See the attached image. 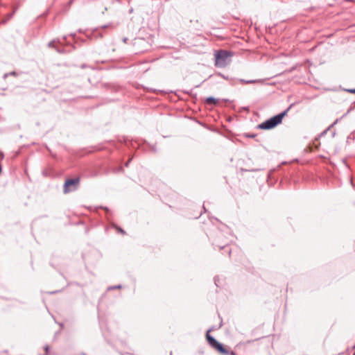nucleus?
<instances>
[{
	"label": "nucleus",
	"instance_id": "nucleus-1",
	"mask_svg": "<svg viewBox=\"0 0 355 355\" xmlns=\"http://www.w3.org/2000/svg\"><path fill=\"white\" fill-rule=\"evenodd\" d=\"M288 110L272 116V118L259 124V128L263 130H269L275 128L276 125L282 123V119L284 116L286 114Z\"/></svg>",
	"mask_w": 355,
	"mask_h": 355
},
{
	"label": "nucleus",
	"instance_id": "nucleus-2",
	"mask_svg": "<svg viewBox=\"0 0 355 355\" xmlns=\"http://www.w3.org/2000/svg\"><path fill=\"white\" fill-rule=\"evenodd\" d=\"M232 55L230 52L220 50L215 55V64L219 67H225L230 62L229 58Z\"/></svg>",
	"mask_w": 355,
	"mask_h": 355
},
{
	"label": "nucleus",
	"instance_id": "nucleus-3",
	"mask_svg": "<svg viewBox=\"0 0 355 355\" xmlns=\"http://www.w3.org/2000/svg\"><path fill=\"white\" fill-rule=\"evenodd\" d=\"M79 182L80 179L78 178L67 179L64 184V193H67L72 191H75L79 184Z\"/></svg>",
	"mask_w": 355,
	"mask_h": 355
},
{
	"label": "nucleus",
	"instance_id": "nucleus-4",
	"mask_svg": "<svg viewBox=\"0 0 355 355\" xmlns=\"http://www.w3.org/2000/svg\"><path fill=\"white\" fill-rule=\"evenodd\" d=\"M209 331L210 330L207 332L206 338L209 344L214 347L218 342L209 334Z\"/></svg>",
	"mask_w": 355,
	"mask_h": 355
},
{
	"label": "nucleus",
	"instance_id": "nucleus-5",
	"mask_svg": "<svg viewBox=\"0 0 355 355\" xmlns=\"http://www.w3.org/2000/svg\"><path fill=\"white\" fill-rule=\"evenodd\" d=\"M214 347L223 354H228V352L223 347V345L220 343H218Z\"/></svg>",
	"mask_w": 355,
	"mask_h": 355
},
{
	"label": "nucleus",
	"instance_id": "nucleus-6",
	"mask_svg": "<svg viewBox=\"0 0 355 355\" xmlns=\"http://www.w3.org/2000/svg\"><path fill=\"white\" fill-rule=\"evenodd\" d=\"M218 100L215 98H214V97H208V98H206V103L207 104H214V105H216V104L218 103Z\"/></svg>",
	"mask_w": 355,
	"mask_h": 355
},
{
	"label": "nucleus",
	"instance_id": "nucleus-7",
	"mask_svg": "<svg viewBox=\"0 0 355 355\" xmlns=\"http://www.w3.org/2000/svg\"><path fill=\"white\" fill-rule=\"evenodd\" d=\"M239 82L242 83H245V84H252V83H255L257 82V80H245L243 79H240L239 80Z\"/></svg>",
	"mask_w": 355,
	"mask_h": 355
},
{
	"label": "nucleus",
	"instance_id": "nucleus-8",
	"mask_svg": "<svg viewBox=\"0 0 355 355\" xmlns=\"http://www.w3.org/2000/svg\"><path fill=\"white\" fill-rule=\"evenodd\" d=\"M49 47H53L54 46V41H51L49 43Z\"/></svg>",
	"mask_w": 355,
	"mask_h": 355
},
{
	"label": "nucleus",
	"instance_id": "nucleus-9",
	"mask_svg": "<svg viewBox=\"0 0 355 355\" xmlns=\"http://www.w3.org/2000/svg\"><path fill=\"white\" fill-rule=\"evenodd\" d=\"M121 287V285H118L116 286L110 287L109 289L120 288Z\"/></svg>",
	"mask_w": 355,
	"mask_h": 355
},
{
	"label": "nucleus",
	"instance_id": "nucleus-10",
	"mask_svg": "<svg viewBox=\"0 0 355 355\" xmlns=\"http://www.w3.org/2000/svg\"><path fill=\"white\" fill-rule=\"evenodd\" d=\"M348 92H349L350 93H352V94H355V89H349Z\"/></svg>",
	"mask_w": 355,
	"mask_h": 355
},
{
	"label": "nucleus",
	"instance_id": "nucleus-11",
	"mask_svg": "<svg viewBox=\"0 0 355 355\" xmlns=\"http://www.w3.org/2000/svg\"><path fill=\"white\" fill-rule=\"evenodd\" d=\"M48 350H49V346H46V347H45V351L47 352H48Z\"/></svg>",
	"mask_w": 355,
	"mask_h": 355
},
{
	"label": "nucleus",
	"instance_id": "nucleus-12",
	"mask_svg": "<svg viewBox=\"0 0 355 355\" xmlns=\"http://www.w3.org/2000/svg\"><path fill=\"white\" fill-rule=\"evenodd\" d=\"M338 121V119H336V121L334 123V124L332 125H334V124L337 123Z\"/></svg>",
	"mask_w": 355,
	"mask_h": 355
},
{
	"label": "nucleus",
	"instance_id": "nucleus-13",
	"mask_svg": "<svg viewBox=\"0 0 355 355\" xmlns=\"http://www.w3.org/2000/svg\"><path fill=\"white\" fill-rule=\"evenodd\" d=\"M119 231L122 233H124L123 230L122 229H119Z\"/></svg>",
	"mask_w": 355,
	"mask_h": 355
},
{
	"label": "nucleus",
	"instance_id": "nucleus-14",
	"mask_svg": "<svg viewBox=\"0 0 355 355\" xmlns=\"http://www.w3.org/2000/svg\"><path fill=\"white\" fill-rule=\"evenodd\" d=\"M128 163H129V162H128L125 164V166H126L128 165Z\"/></svg>",
	"mask_w": 355,
	"mask_h": 355
},
{
	"label": "nucleus",
	"instance_id": "nucleus-15",
	"mask_svg": "<svg viewBox=\"0 0 355 355\" xmlns=\"http://www.w3.org/2000/svg\"><path fill=\"white\" fill-rule=\"evenodd\" d=\"M354 355H355V352H354Z\"/></svg>",
	"mask_w": 355,
	"mask_h": 355
}]
</instances>
